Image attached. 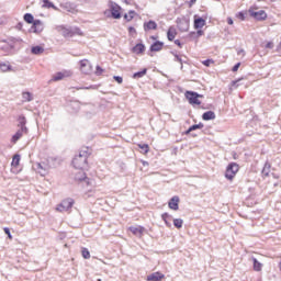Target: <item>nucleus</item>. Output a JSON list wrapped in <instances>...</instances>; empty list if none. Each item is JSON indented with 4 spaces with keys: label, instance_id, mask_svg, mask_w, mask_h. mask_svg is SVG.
Returning a JSON list of instances; mask_svg holds the SVG:
<instances>
[{
    "label": "nucleus",
    "instance_id": "nucleus-59",
    "mask_svg": "<svg viewBox=\"0 0 281 281\" xmlns=\"http://www.w3.org/2000/svg\"><path fill=\"white\" fill-rule=\"evenodd\" d=\"M151 38L155 41L157 37H155V36H151Z\"/></svg>",
    "mask_w": 281,
    "mask_h": 281
},
{
    "label": "nucleus",
    "instance_id": "nucleus-36",
    "mask_svg": "<svg viewBox=\"0 0 281 281\" xmlns=\"http://www.w3.org/2000/svg\"><path fill=\"white\" fill-rule=\"evenodd\" d=\"M20 162H21V155L19 154L14 155L11 165L16 167L19 166Z\"/></svg>",
    "mask_w": 281,
    "mask_h": 281
},
{
    "label": "nucleus",
    "instance_id": "nucleus-58",
    "mask_svg": "<svg viewBox=\"0 0 281 281\" xmlns=\"http://www.w3.org/2000/svg\"><path fill=\"white\" fill-rule=\"evenodd\" d=\"M244 53H245V50L241 49L238 52V55L244 54Z\"/></svg>",
    "mask_w": 281,
    "mask_h": 281
},
{
    "label": "nucleus",
    "instance_id": "nucleus-24",
    "mask_svg": "<svg viewBox=\"0 0 281 281\" xmlns=\"http://www.w3.org/2000/svg\"><path fill=\"white\" fill-rule=\"evenodd\" d=\"M69 109L71 113H78V111H80V103L78 101H72L69 104Z\"/></svg>",
    "mask_w": 281,
    "mask_h": 281
},
{
    "label": "nucleus",
    "instance_id": "nucleus-23",
    "mask_svg": "<svg viewBox=\"0 0 281 281\" xmlns=\"http://www.w3.org/2000/svg\"><path fill=\"white\" fill-rule=\"evenodd\" d=\"M149 30H157V22L150 20L144 23V31L149 32Z\"/></svg>",
    "mask_w": 281,
    "mask_h": 281
},
{
    "label": "nucleus",
    "instance_id": "nucleus-22",
    "mask_svg": "<svg viewBox=\"0 0 281 281\" xmlns=\"http://www.w3.org/2000/svg\"><path fill=\"white\" fill-rule=\"evenodd\" d=\"M164 280V274L160 272H154L147 277V281H161Z\"/></svg>",
    "mask_w": 281,
    "mask_h": 281
},
{
    "label": "nucleus",
    "instance_id": "nucleus-40",
    "mask_svg": "<svg viewBox=\"0 0 281 281\" xmlns=\"http://www.w3.org/2000/svg\"><path fill=\"white\" fill-rule=\"evenodd\" d=\"M43 3L44 8H53L54 10H56V5H54L53 2L49 0H43Z\"/></svg>",
    "mask_w": 281,
    "mask_h": 281
},
{
    "label": "nucleus",
    "instance_id": "nucleus-60",
    "mask_svg": "<svg viewBox=\"0 0 281 281\" xmlns=\"http://www.w3.org/2000/svg\"><path fill=\"white\" fill-rule=\"evenodd\" d=\"M234 82V85H236V82H238V81H233Z\"/></svg>",
    "mask_w": 281,
    "mask_h": 281
},
{
    "label": "nucleus",
    "instance_id": "nucleus-12",
    "mask_svg": "<svg viewBox=\"0 0 281 281\" xmlns=\"http://www.w3.org/2000/svg\"><path fill=\"white\" fill-rule=\"evenodd\" d=\"M172 56L175 57V63H179L181 65L180 69H183V64H188V56L179 55L175 52H171Z\"/></svg>",
    "mask_w": 281,
    "mask_h": 281
},
{
    "label": "nucleus",
    "instance_id": "nucleus-31",
    "mask_svg": "<svg viewBox=\"0 0 281 281\" xmlns=\"http://www.w3.org/2000/svg\"><path fill=\"white\" fill-rule=\"evenodd\" d=\"M25 23H29V24H33L34 21V15H32V13H25L24 16H23Z\"/></svg>",
    "mask_w": 281,
    "mask_h": 281
},
{
    "label": "nucleus",
    "instance_id": "nucleus-34",
    "mask_svg": "<svg viewBox=\"0 0 281 281\" xmlns=\"http://www.w3.org/2000/svg\"><path fill=\"white\" fill-rule=\"evenodd\" d=\"M67 12H70V14H76L78 12V9H76V5L74 4H66Z\"/></svg>",
    "mask_w": 281,
    "mask_h": 281
},
{
    "label": "nucleus",
    "instance_id": "nucleus-3",
    "mask_svg": "<svg viewBox=\"0 0 281 281\" xmlns=\"http://www.w3.org/2000/svg\"><path fill=\"white\" fill-rule=\"evenodd\" d=\"M122 7L119 5L117 3L110 1V10L105 11L104 14L109 16L111 14L112 19H122Z\"/></svg>",
    "mask_w": 281,
    "mask_h": 281
},
{
    "label": "nucleus",
    "instance_id": "nucleus-54",
    "mask_svg": "<svg viewBox=\"0 0 281 281\" xmlns=\"http://www.w3.org/2000/svg\"><path fill=\"white\" fill-rule=\"evenodd\" d=\"M128 32H130V34H133V32L135 33V32H136V31H135V27L130 26V27H128Z\"/></svg>",
    "mask_w": 281,
    "mask_h": 281
},
{
    "label": "nucleus",
    "instance_id": "nucleus-55",
    "mask_svg": "<svg viewBox=\"0 0 281 281\" xmlns=\"http://www.w3.org/2000/svg\"><path fill=\"white\" fill-rule=\"evenodd\" d=\"M189 5H194V3H196V0H189Z\"/></svg>",
    "mask_w": 281,
    "mask_h": 281
},
{
    "label": "nucleus",
    "instance_id": "nucleus-45",
    "mask_svg": "<svg viewBox=\"0 0 281 281\" xmlns=\"http://www.w3.org/2000/svg\"><path fill=\"white\" fill-rule=\"evenodd\" d=\"M103 72H104V69H102V67L100 66H97L95 76H102Z\"/></svg>",
    "mask_w": 281,
    "mask_h": 281
},
{
    "label": "nucleus",
    "instance_id": "nucleus-11",
    "mask_svg": "<svg viewBox=\"0 0 281 281\" xmlns=\"http://www.w3.org/2000/svg\"><path fill=\"white\" fill-rule=\"evenodd\" d=\"M16 122H18V128L23 131H30V128H27V119L25 117V115L20 114L16 119Z\"/></svg>",
    "mask_w": 281,
    "mask_h": 281
},
{
    "label": "nucleus",
    "instance_id": "nucleus-53",
    "mask_svg": "<svg viewBox=\"0 0 281 281\" xmlns=\"http://www.w3.org/2000/svg\"><path fill=\"white\" fill-rule=\"evenodd\" d=\"M175 45H178V47H182L181 41H179V40L175 41Z\"/></svg>",
    "mask_w": 281,
    "mask_h": 281
},
{
    "label": "nucleus",
    "instance_id": "nucleus-50",
    "mask_svg": "<svg viewBox=\"0 0 281 281\" xmlns=\"http://www.w3.org/2000/svg\"><path fill=\"white\" fill-rule=\"evenodd\" d=\"M238 69H240V63H237V64L233 67L232 71H238Z\"/></svg>",
    "mask_w": 281,
    "mask_h": 281
},
{
    "label": "nucleus",
    "instance_id": "nucleus-4",
    "mask_svg": "<svg viewBox=\"0 0 281 281\" xmlns=\"http://www.w3.org/2000/svg\"><path fill=\"white\" fill-rule=\"evenodd\" d=\"M186 98L189 101V104L201 106V100L199 98H203V94H199L198 92L194 91H187L186 92Z\"/></svg>",
    "mask_w": 281,
    "mask_h": 281
},
{
    "label": "nucleus",
    "instance_id": "nucleus-39",
    "mask_svg": "<svg viewBox=\"0 0 281 281\" xmlns=\"http://www.w3.org/2000/svg\"><path fill=\"white\" fill-rule=\"evenodd\" d=\"M37 172H40L42 177H45V175H47V170L43 168L42 164H37Z\"/></svg>",
    "mask_w": 281,
    "mask_h": 281
},
{
    "label": "nucleus",
    "instance_id": "nucleus-26",
    "mask_svg": "<svg viewBox=\"0 0 281 281\" xmlns=\"http://www.w3.org/2000/svg\"><path fill=\"white\" fill-rule=\"evenodd\" d=\"M175 36H177V30H175V27L171 26L167 32L168 41H175Z\"/></svg>",
    "mask_w": 281,
    "mask_h": 281
},
{
    "label": "nucleus",
    "instance_id": "nucleus-35",
    "mask_svg": "<svg viewBox=\"0 0 281 281\" xmlns=\"http://www.w3.org/2000/svg\"><path fill=\"white\" fill-rule=\"evenodd\" d=\"M0 71L3 74H5V71H12V66L8 64H0Z\"/></svg>",
    "mask_w": 281,
    "mask_h": 281
},
{
    "label": "nucleus",
    "instance_id": "nucleus-52",
    "mask_svg": "<svg viewBox=\"0 0 281 281\" xmlns=\"http://www.w3.org/2000/svg\"><path fill=\"white\" fill-rule=\"evenodd\" d=\"M228 25H234V20L232 18H227Z\"/></svg>",
    "mask_w": 281,
    "mask_h": 281
},
{
    "label": "nucleus",
    "instance_id": "nucleus-51",
    "mask_svg": "<svg viewBox=\"0 0 281 281\" xmlns=\"http://www.w3.org/2000/svg\"><path fill=\"white\" fill-rule=\"evenodd\" d=\"M237 16L240 19V21H245V13L239 12Z\"/></svg>",
    "mask_w": 281,
    "mask_h": 281
},
{
    "label": "nucleus",
    "instance_id": "nucleus-49",
    "mask_svg": "<svg viewBox=\"0 0 281 281\" xmlns=\"http://www.w3.org/2000/svg\"><path fill=\"white\" fill-rule=\"evenodd\" d=\"M266 49H273V43L272 42H268L266 44Z\"/></svg>",
    "mask_w": 281,
    "mask_h": 281
},
{
    "label": "nucleus",
    "instance_id": "nucleus-9",
    "mask_svg": "<svg viewBox=\"0 0 281 281\" xmlns=\"http://www.w3.org/2000/svg\"><path fill=\"white\" fill-rule=\"evenodd\" d=\"M43 30H45L43 22L41 20H35L31 26V32H34V34H41Z\"/></svg>",
    "mask_w": 281,
    "mask_h": 281
},
{
    "label": "nucleus",
    "instance_id": "nucleus-5",
    "mask_svg": "<svg viewBox=\"0 0 281 281\" xmlns=\"http://www.w3.org/2000/svg\"><path fill=\"white\" fill-rule=\"evenodd\" d=\"M238 170H239L238 164L231 162L226 168V172H225L226 179H228V181H232V179L236 177V172H238Z\"/></svg>",
    "mask_w": 281,
    "mask_h": 281
},
{
    "label": "nucleus",
    "instance_id": "nucleus-13",
    "mask_svg": "<svg viewBox=\"0 0 281 281\" xmlns=\"http://www.w3.org/2000/svg\"><path fill=\"white\" fill-rule=\"evenodd\" d=\"M29 133H30V130L18 128L15 134L12 136L11 142L13 144H16V142H19V139H21V137H23V135H27Z\"/></svg>",
    "mask_w": 281,
    "mask_h": 281
},
{
    "label": "nucleus",
    "instance_id": "nucleus-46",
    "mask_svg": "<svg viewBox=\"0 0 281 281\" xmlns=\"http://www.w3.org/2000/svg\"><path fill=\"white\" fill-rule=\"evenodd\" d=\"M113 78L119 85H122V82H124V79L121 76H114Z\"/></svg>",
    "mask_w": 281,
    "mask_h": 281
},
{
    "label": "nucleus",
    "instance_id": "nucleus-43",
    "mask_svg": "<svg viewBox=\"0 0 281 281\" xmlns=\"http://www.w3.org/2000/svg\"><path fill=\"white\" fill-rule=\"evenodd\" d=\"M202 65H204V67H210L211 65H214V60L213 59L203 60Z\"/></svg>",
    "mask_w": 281,
    "mask_h": 281
},
{
    "label": "nucleus",
    "instance_id": "nucleus-27",
    "mask_svg": "<svg viewBox=\"0 0 281 281\" xmlns=\"http://www.w3.org/2000/svg\"><path fill=\"white\" fill-rule=\"evenodd\" d=\"M162 221L165 222V224L167 225V227H170L172 224H170L169 221H172V215L168 214V213H164L161 215Z\"/></svg>",
    "mask_w": 281,
    "mask_h": 281
},
{
    "label": "nucleus",
    "instance_id": "nucleus-42",
    "mask_svg": "<svg viewBox=\"0 0 281 281\" xmlns=\"http://www.w3.org/2000/svg\"><path fill=\"white\" fill-rule=\"evenodd\" d=\"M124 19L127 21H133V19H135V11H130L128 14L124 15Z\"/></svg>",
    "mask_w": 281,
    "mask_h": 281
},
{
    "label": "nucleus",
    "instance_id": "nucleus-20",
    "mask_svg": "<svg viewBox=\"0 0 281 281\" xmlns=\"http://www.w3.org/2000/svg\"><path fill=\"white\" fill-rule=\"evenodd\" d=\"M202 120L204 122H210V120H216V113L214 111H207L202 114Z\"/></svg>",
    "mask_w": 281,
    "mask_h": 281
},
{
    "label": "nucleus",
    "instance_id": "nucleus-1",
    "mask_svg": "<svg viewBox=\"0 0 281 281\" xmlns=\"http://www.w3.org/2000/svg\"><path fill=\"white\" fill-rule=\"evenodd\" d=\"M89 155H91V150L89 147H86L79 151L78 155H76L72 159V166L77 170H87L88 162L87 159H89Z\"/></svg>",
    "mask_w": 281,
    "mask_h": 281
},
{
    "label": "nucleus",
    "instance_id": "nucleus-21",
    "mask_svg": "<svg viewBox=\"0 0 281 281\" xmlns=\"http://www.w3.org/2000/svg\"><path fill=\"white\" fill-rule=\"evenodd\" d=\"M170 210H179V196H173L172 199H170L169 203H168Z\"/></svg>",
    "mask_w": 281,
    "mask_h": 281
},
{
    "label": "nucleus",
    "instance_id": "nucleus-15",
    "mask_svg": "<svg viewBox=\"0 0 281 281\" xmlns=\"http://www.w3.org/2000/svg\"><path fill=\"white\" fill-rule=\"evenodd\" d=\"M76 181H85L87 183V186H91V179L87 178V173H85L83 171H79L76 176H75Z\"/></svg>",
    "mask_w": 281,
    "mask_h": 281
},
{
    "label": "nucleus",
    "instance_id": "nucleus-7",
    "mask_svg": "<svg viewBox=\"0 0 281 281\" xmlns=\"http://www.w3.org/2000/svg\"><path fill=\"white\" fill-rule=\"evenodd\" d=\"M71 76H74V72L71 70H63V71L56 72L53 76V80L54 82H58L59 80H64V78H71Z\"/></svg>",
    "mask_w": 281,
    "mask_h": 281
},
{
    "label": "nucleus",
    "instance_id": "nucleus-47",
    "mask_svg": "<svg viewBox=\"0 0 281 281\" xmlns=\"http://www.w3.org/2000/svg\"><path fill=\"white\" fill-rule=\"evenodd\" d=\"M75 89H77V91H80L81 89H87V90H89V89H95V86H90V87H76Z\"/></svg>",
    "mask_w": 281,
    "mask_h": 281
},
{
    "label": "nucleus",
    "instance_id": "nucleus-17",
    "mask_svg": "<svg viewBox=\"0 0 281 281\" xmlns=\"http://www.w3.org/2000/svg\"><path fill=\"white\" fill-rule=\"evenodd\" d=\"M193 25L195 30H201L202 27H205V19L196 18L195 15Z\"/></svg>",
    "mask_w": 281,
    "mask_h": 281
},
{
    "label": "nucleus",
    "instance_id": "nucleus-41",
    "mask_svg": "<svg viewBox=\"0 0 281 281\" xmlns=\"http://www.w3.org/2000/svg\"><path fill=\"white\" fill-rule=\"evenodd\" d=\"M82 257L86 259V260H89V258H91V252H89V249L87 248H83L82 251Z\"/></svg>",
    "mask_w": 281,
    "mask_h": 281
},
{
    "label": "nucleus",
    "instance_id": "nucleus-28",
    "mask_svg": "<svg viewBox=\"0 0 281 281\" xmlns=\"http://www.w3.org/2000/svg\"><path fill=\"white\" fill-rule=\"evenodd\" d=\"M32 54H34L35 56H38L41 54H43V52H45V48H43L42 46H33L31 48Z\"/></svg>",
    "mask_w": 281,
    "mask_h": 281
},
{
    "label": "nucleus",
    "instance_id": "nucleus-14",
    "mask_svg": "<svg viewBox=\"0 0 281 281\" xmlns=\"http://www.w3.org/2000/svg\"><path fill=\"white\" fill-rule=\"evenodd\" d=\"M130 232H132L134 236L142 238V236H144V232H146V228H144V226H131Z\"/></svg>",
    "mask_w": 281,
    "mask_h": 281
},
{
    "label": "nucleus",
    "instance_id": "nucleus-2",
    "mask_svg": "<svg viewBox=\"0 0 281 281\" xmlns=\"http://www.w3.org/2000/svg\"><path fill=\"white\" fill-rule=\"evenodd\" d=\"M57 32L64 36V38H72V36H82V30L78 26H65L59 25L56 27Z\"/></svg>",
    "mask_w": 281,
    "mask_h": 281
},
{
    "label": "nucleus",
    "instance_id": "nucleus-61",
    "mask_svg": "<svg viewBox=\"0 0 281 281\" xmlns=\"http://www.w3.org/2000/svg\"><path fill=\"white\" fill-rule=\"evenodd\" d=\"M98 281H102V279H99Z\"/></svg>",
    "mask_w": 281,
    "mask_h": 281
},
{
    "label": "nucleus",
    "instance_id": "nucleus-18",
    "mask_svg": "<svg viewBox=\"0 0 281 281\" xmlns=\"http://www.w3.org/2000/svg\"><path fill=\"white\" fill-rule=\"evenodd\" d=\"M271 175V164L266 162L262 170H261V176L262 179H267Z\"/></svg>",
    "mask_w": 281,
    "mask_h": 281
},
{
    "label": "nucleus",
    "instance_id": "nucleus-25",
    "mask_svg": "<svg viewBox=\"0 0 281 281\" xmlns=\"http://www.w3.org/2000/svg\"><path fill=\"white\" fill-rule=\"evenodd\" d=\"M251 260H252L254 271H262V263H260V261H258L256 257H252Z\"/></svg>",
    "mask_w": 281,
    "mask_h": 281
},
{
    "label": "nucleus",
    "instance_id": "nucleus-16",
    "mask_svg": "<svg viewBox=\"0 0 281 281\" xmlns=\"http://www.w3.org/2000/svg\"><path fill=\"white\" fill-rule=\"evenodd\" d=\"M162 49H164V42H160V41L154 42L149 47V52H161Z\"/></svg>",
    "mask_w": 281,
    "mask_h": 281
},
{
    "label": "nucleus",
    "instance_id": "nucleus-44",
    "mask_svg": "<svg viewBox=\"0 0 281 281\" xmlns=\"http://www.w3.org/2000/svg\"><path fill=\"white\" fill-rule=\"evenodd\" d=\"M191 36H194L195 38H199V36H203V31L199 30L198 32H192Z\"/></svg>",
    "mask_w": 281,
    "mask_h": 281
},
{
    "label": "nucleus",
    "instance_id": "nucleus-48",
    "mask_svg": "<svg viewBox=\"0 0 281 281\" xmlns=\"http://www.w3.org/2000/svg\"><path fill=\"white\" fill-rule=\"evenodd\" d=\"M4 234H7L8 238H12V234L10 233V228H4Z\"/></svg>",
    "mask_w": 281,
    "mask_h": 281
},
{
    "label": "nucleus",
    "instance_id": "nucleus-37",
    "mask_svg": "<svg viewBox=\"0 0 281 281\" xmlns=\"http://www.w3.org/2000/svg\"><path fill=\"white\" fill-rule=\"evenodd\" d=\"M173 225H175V227H177V229H181L183 227V220L175 218L173 220Z\"/></svg>",
    "mask_w": 281,
    "mask_h": 281
},
{
    "label": "nucleus",
    "instance_id": "nucleus-30",
    "mask_svg": "<svg viewBox=\"0 0 281 281\" xmlns=\"http://www.w3.org/2000/svg\"><path fill=\"white\" fill-rule=\"evenodd\" d=\"M148 69L144 68L140 71H137L133 75V78L136 80H139V78H144V76L147 74Z\"/></svg>",
    "mask_w": 281,
    "mask_h": 281
},
{
    "label": "nucleus",
    "instance_id": "nucleus-29",
    "mask_svg": "<svg viewBox=\"0 0 281 281\" xmlns=\"http://www.w3.org/2000/svg\"><path fill=\"white\" fill-rule=\"evenodd\" d=\"M22 99L23 102H32V100H34V95L32 94V92H23Z\"/></svg>",
    "mask_w": 281,
    "mask_h": 281
},
{
    "label": "nucleus",
    "instance_id": "nucleus-19",
    "mask_svg": "<svg viewBox=\"0 0 281 281\" xmlns=\"http://www.w3.org/2000/svg\"><path fill=\"white\" fill-rule=\"evenodd\" d=\"M132 52L137 55L144 54V52H146V46L142 43H138L132 48Z\"/></svg>",
    "mask_w": 281,
    "mask_h": 281
},
{
    "label": "nucleus",
    "instance_id": "nucleus-32",
    "mask_svg": "<svg viewBox=\"0 0 281 281\" xmlns=\"http://www.w3.org/2000/svg\"><path fill=\"white\" fill-rule=\"evenodd\" d=\"M272 179H274V181H269V183H272L274 186V188H278V186H280V176L276 175V173H271Z\"/></svg>",
    "mask_w": 281,
    "mask_h": 281
},
{
    "label": "nucleus",
    "instance_id": "nucleus-38",
    "mask_svg": "<svg viewBox=\"0 0 281 281\" xmlns=\"http://www.w3.org/2000/svg\"><path fill=\"white\" fill-rule=\"evenodd\" d=\"M138 148H140L145 155L150 150L148 144H138Z\"/></svg>",
    "mask_w": 281,
    "mask_h": 281
},
{
    "label": "nucleus",
    "instance_id": "nucleus-10",
    "mask_svg": "<svg viewBox=\"0 0 281 281\" xmlns=\"http://www.w3.org/2000/svg\"><path fill=\"white\" fill-rule=\"evenodd\" d=\"M80 64V70L82 71V74H91V63L88 59H82L79 61Z\"/></svg>",
    "mask_w": 281,
    "mask_h": 281
},
{
    "label": "nucleus",
    "instance_id": "nucleus-56",
    "mask_svg": "<svg viewBox=\"0 0 281 281\" xmlns=\"http://www.w3.org/2000/svg\"><path fill=\"white\" fill-rule=\"evenodd\" d=\"M21 27H23V23L20 22V23L18 24V29L21 30Z\"/></svg>",
    "mask_w": 281,
    "mask_h": 281
},
{
    "label": "nucleus",
    "instance_id": "nucleus-57",
    "mask_svg": "<svg viewBox=\"0 0 281 281\" xmlns=\"http://www.w3.org/2000/svg\"><path fill=\"white\" fill-rule=\"evenodd\" d=\"M278 52L281 54V43L278 46Z\"/></svg>",
    "mask_w": 281,
    "mask_h": 281
},
{
    "label": "nucleus",
    "instance_id": "nucleus-8",
    "mask_svg": "<svg viewBox=\"0 0 281 281\" xmlns=\"http://www.w3.org/2000/svg\"><path fill=\"white\" fill-rule=\"evenodd\" d=\"M249 14L250 16L256 19V21H265V19H267V12H265V10H260V11L249 10Z\"/></svg>",
    "mask_w": 281,
    "mask_h": 281
},
{
    "label": "nucleus",
    "instance_id": "nucleus-6",
    "mask_svg": "<svg viewBox=\"0 0 281 281\" xmlns=\"http://www.w3.org/2000/svg\"><path fill=\"white\" fill-rule=\"evenodd\" d=\"M74 199L68 198L66 200H63L60 204L57 205L56 210L57 212H69L71 207H74Z\"/></svg>",
    "mask_w": 281,
    "mask_h": 281
},
{
    "label": "nucleus",
    "instance_id": "nucleus-33",
    "mask_svg": "<svg viewBox=\"0 0 281 281\" xmlns=\"http://www.w3.org/2000/svg\"><path fill=\"white\" fill-rule=\"evenodd\" d=\"M203 123H199V124H195V125H192V126H190L189 127V131H187V135L188 134H190V133H192V131H196V130H199V128H203Z\"/></svg>",
    "mask_w": 281,
    "mask_h": 281
}]
</instances>
